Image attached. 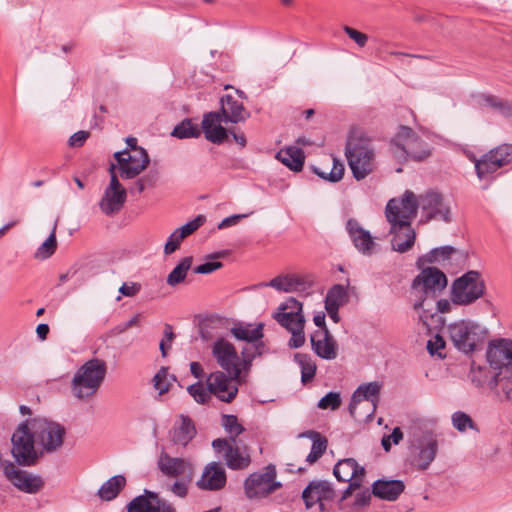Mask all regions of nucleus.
<instances>
[{
  "label": "nucleus",
  "instance_id": "nucleus-8",
  "mask_svg": "<svg viewBox=\"0 0 512 512\" xmlns=\"http://www.w3.org/2000/svg\"><path fill=\"white\" fill-rule=\"evenodd\" d=\"M281 484L276 481L274 466H267L261 472L250 474L244 481L245 495L249 499H258L277 490Z\"/></svg>",
  "mask_w": 512,
  "mask_h": 512
},
{
  "label": "nucleus",
  "instance_id": "nucleus-6",
  "mask_svg": "<svg viewBox=\"0 0 512 512\" xmlns=\"http://www.w3.org/2000/svg\"><path fill=\"white\" fill-rule=\"evenodd\" d=\"M486 285L478 271H468L451 286V301L457 305H470L485 293Z\"/></svg>",
  "mask_w": 512,
  "mask_h": 512
},
{
  "label": "nucleus",
  "instance_id": "nucleus-22",
  "mask_svg": "<svg viewBox=\"0 0 512 512\" xmlns=\"http://www.w3.org/2000/svg\"><path fill=\"white\" fill-rule=\"evenodd\" d=\"M226 481L227 477L223 466L218 462H211L203 469L196 485L202 490L218 491L225 487Z\"/></svg>",
  "mask_w": 512,
  "mask_h": 512
},
{
  "label": "nucleus",
  "instance_id": "nucleus-28",
  "mask_svg": "<svg viewBox=\"0 0 512 512\" xmlns=\"http://www.w3.org/2000/svg\"><path fill=\"white\" fill-rule=\"evenodd\" d=\"M196 429L193 421L185 416L180 415L175 421L171 431V442L176 446L185 447L195 437Z\"/></svg>",
  "mask_w": 512,
  "mask_h": 512
},
{
  "label": "nucleus",
  "instance_id": "nucleus-56",
  "mask_svg": "<svg viewBox=\"0 0 512 512\" xmlns=\"http://www.w3.org/2000/svg\"><path fill=\"white\" fill-rule=\"evenodd\" d=\"M184 239L185 238L183 236L180 237V233L177 230H174L168 237V240L164 246V253L166 255H170L175 252Z\"/></svg>",
  "mask_w": 512,
  "mask_h": 512
},
{
  "label": "nucleus",
  "instance_id": "nucleus-54",
  "mask_svg": "<svg viewBox=\"0 0 512 512\" xmlns=\"http://www.w3.org/2000/svg\"><path fill=\"white\" fill-rule=\"evenodd\" d=\"M204 221L205 217L202 215H198L196 218L187 222L186 224L182 225L176 230L180 233V237L183 236L184 238H186L193 232H195L198 228H200L203 225Z\"/></svg>",
  "mask_w": 512,
  "mask_h": 512
},
{
  "label": "nucleus",
  "instance_id": "nucleus-53",
  "mask_svg": "<svg viewBox=\"0 0 512 512\" xmlns=\"http://www.w3.org/2000/svg\"><path fill=\"white\" fill-rule=\"evenodd\" d=\"M452 424L460 432H465L467 428H473L472 419L464 412H455L452 415Z\"/></svg>",
  "mask_w": 512,
  "mask_h": 512
},
{
  "label": "nucleus",
  "instance_id": "nucleus-31",
  "mask_svg": "<svg viewBox=\"0 0 512 512\" xmlns=\"http://www.w3.org/2000/svg\"><path fill=\"white\" fill-rule=\"evenodd\" d=\"M491 392L501 401H512V370L505 369L494 373L491 380Z\"/></svg>",
  "mask_w": 512,
  "mask_h": 512
},
{
  "label": "nucleus",
  "instance_id": "nucleus-27",
  "mask_svg": "<svg viewBox=\"0 0 512 512\" xmlns=\"http://www.w3.org/2000/svg\"><path fill=\"white\" fill-rule=\"evenodd\" d=\"M365 473V468L359 465L354 458L339 460L333 469L334 476L340 482L363 480Z\"/></svg>",
  "mask_w": 512,
  "mask_h": 512
},
{
  "label": "nucleus",
  "instance_id": "nucleus-10",
  "mask_svg": "<svg viewBox=\"0 0 512 512\" xmlns=\"http://www.w3.org/2000/svg\"><path fill=\"white\" fill-rule=\"evenodd\" d=\"M120 176L132 179L144 171L149 162L148 153L144 148L125 149L114 153Z\"/></svg>",
  "mask_w": 512,
  "mask_h": 512
},
{
  "label": "nucleus",
  "instance_id": "nucleus-48",
  "mask_svg": "<svg viewBox=\"0 0 512 512\" xmlns=\"http://www.w3.org/2000/svg\"><path fill=\"white\" fill-rule=\"evenodd\" d=\"M190 396L199 404L207 403L211 398V392L202 382H196L187 388Z\"/></svg>",
  "mask_w": 512,
  "mask_h": 512
},
{
  "label": "nucleus",
  "instance_id": "nucleus-29",
  "mask_svg": "<svg viewBox=\"0 0 512 512\" xmlns=\"http://www.w3.org/2000/svg\"><path fill=\"white\" fill-rule=\"evenodd\" d=\"M261 287H272L280 292H300L305 291L308 287L307 282L304 278L296 275H280L273 278L269 282L260 284Z\"/></svg>",
  "mask_w": 512,
  "mask_h": 512
},
{
  "label": "nucleus",
  "instance_id": "nucleus-42",
  "mask_svg": "<svg viewBox=\"0 0 512 512\" xmlns=\"http://www.w3.org/2000/svg\"><path fill=\"white\" fill-rule=\"evenodd\" d=\"M295 360L301 368V381L303 383L311 381L316 373L315 362L306 354H296Z\"/></svg>",
  "mask_w": 512,
  "mask_h": 512
},
{
  "label": "nucleus",
  "instance_id": "nucleus-7",
  "mask_svg": "<svg viewBox=\"0 0 512 512\" xmlns=\"http://www.w3.org/2000/svg\"><path fill=\"white\" fill-rule=\"evenodd\" d=\"M454 346L464 352H473L486 338V330L478 323L461 320L448 328Z\"/></svg>",
  "mask_w": 512,
  "mask_h": 512
},
{
  "label": "nucleus",
  "instance_id": "nucleus-11",
  "mask_svg": "<svg viewBox=\"0 0 512 512\" xmlns=\"http://www.w3.org/2000/svg\"><path fill=\"white\" fill-rule=\"evenodd\" d=\"M115 168L114 164L110 165V182L99 202L101 211L108 216L118 213L124 206L127 198L126 189L119 182Z\"/></svg>",
  "mask_w": 512,
  "mask_h": 512
},
{
  "label": "nucleus",
  "instance_id": "nucleus-9",
  "mask_svg": "<svg viewBox=\"0 0 512 512\" xmlns=\"http://www.w3.org/2000/svg\"><path fill=\"white\" fill-rule=\"evenodd\" d=\"M512 162V145L503 144L491 149L480 159L475 160V170L480 180L487 179L503 166Z\"/></svg>",
  "mask_w": 512,
  "mask_h": 512
},
{
  "label": "nucleus",
  "instance_id": "nucleus-30",
  "mask_svg": "<svg viewBox=\"0 0 512 512\" xmlns=\"http://www.w3.org/2000/svg\"><path fill=\"white\" fill-rule=\"evenodd\" d=\"M404 488V483L400 480L379 479L372 485V494L382 500L395 501Z\"/></svg>",
  "mask_w": 512,
  "mask_h": 512
},
{
  "label": "nucleus",
  "instance_id": "nucleus-62",
  "mask_svg": "<svg viewBox=\"0 0 512 512\" xmlns=\"http://www.w3.org/2000/svg\"><path fill=\"white\" fill-rule=\"evenodd\" d=\"M141 290V285L138 283H123L119 288V292L126 297H133Z\"/></svg>",
  "mask_w": 512,
  "mask_h": 512
},
{
  "label": "nucleus",
  "instance_id": "nucleus-23",
  "mask_svg": "<svg viewBox=\"0 0 512 512\" xmlns=\"http://www.w3.org/2000/svg\"><path fill=\"white\" fill-rule=\"evenodd\" d=\"M313 351L322 359L333 360L337 357V343L328 329H318L311 337Z\"/></svg>",
  "mask_w": 512,
  "mask_h": 512
},
{
  "label": "nucleus",
  "instance_id": "nucleus-36",
  "mask_svg": "<svg viewBox=\"0 0 512 512\" xmlns=\"http://www.w3.org/2000/svg\"><path fill=\"white\" fill-rule=\"evenodd\" d=\"M300 436L307 437L312 440L311 450L306 458V461L309 464H314L326 451L328 441L326 437L322 436L320 433L316 431H307L302 433Z\"/></svg>",
  "mask_w": 512,
  "mask_h": 512
},
{
  "label": "nucleus",
  "instance_id": "nucleus-17",
  "mask_svg": "<svg viewBox=\"0 0 512 512\" xmlns=\"http://www.w3.org/2000/svg\"><path fill=\"white\" fill-rule=\"evenodd\" d=\"M157 467L161 473L169 478H187L192 480L194 467L184 458L171 457L167 452L162 451L157 461Z\"/></svg>",
  "mask_w": 512,
  "mask_h": 512
},
{
  "label": "nucleus",
  "instance_id": "nucleus-24",
  "mask_svg": "<svg viewBox=\"0 0 512 512\" xmlns=\"http://www.w3.org/2000/svg\"><path fill=\"white\" fill-rule=\"evenodd\" d=\"M223 116L220 112H209L204 114L201 122V128L205 135V138L214 143H223L228 136L227 130L221 125Z\"/></svg>",
  "mask_w": 512,
  "mask_h": 512
},
{
  "label": "nucleus",
  "instance_id": "nucleus-15",
  "mask_svg": "<svg viewBox=\"0 0 512 512\" xmlns=\"http://www.w3.org/2000/svg\"><path fill=\"white\" fill-rule=\"evenodd\" d=\"M236 379L238 377L227 376L221 371H215L208 375L206 384L211 394L219 400L229 403L235 399L238 393Z\"/></svg>",
  "mask_w": 512,
  "mask_h": 512
},
{
  "label": "nucleus",
  "instance_id": "nucleus-45",
  "mask_svg": "<svg viewBox=\"0 0 512 512\" xmlns=\"http://www.w3.org/2000/svg\"><path fill=\"white\" fill-rule=\"evenodd\" d=\"M175 381L174 376L170 375L168 370L162 367L153 378L154 388L160 395L168 392L172 382Z\"/></svg>",
  "mask_w": 512,
  "mask_h": 512
},
{
  "label": "nucleus",
  "instance_id": "nucleus-39",
  "mask_svg": "<svg viewBox=\"0 0 512 512\" xmlns=\"http://www.w3.org/2000/svg\"><path fill=\"white\" fill-rule=\"evenodd\" d=\"M58 221L55 220L52 224V229L49 237L38 247L34 257L38 260H45L51 257L57 248L56 230Z\"/></svg>",
  "mask_w": 512,
  "mask_h": 512
},
{
  "label": "nucleus",
  "instance_id": "nucleus-25",
  "mask_svg": "<svg viewBox=\"0 0 512 512\" xmlns=\"http://www.w3.org/2000/svg\"><path fill=\"white\" fill-rule=\"evenodd\" d=\"M347 231L356 249L364 255H371L375 251L374 242L369 231L365 230L358 221L349 219L346 224Z\"/></svg>",
  "mask_w": 512,
  "mask_h": 512
},
{
  "label": "nucleus",
  "instance_id": "nucleus-49",
  "mask_svg": "<svg viewBox=\"0 0 512 512\" xmlns=\"http://www.w3.org/2000/svg\"><path fill=\"white\" fill-rule=\"evenodd\" d=\"M128 512H156L155 504L145 496L135 497L127 506Z\"/></svg>",
  "mask_w": 512,
  "mask_h": 512
},
{
  "label": "nucleus",
  "instance_id": "nucleus-18",
  "mask_svg": "<svg viewBox=\"0 0 512 512\" xmlns=\"http://www.w3.org/2000/svg\"><path fill=\"white\" fill-rule=\"evenodd\" d=\"M487 361L494 371L512 369V340L499 339L492 341L486 353Z\"/></svg>",
  "mask_w": 512,
  "mask_h": 512
},
{
  "label": "nucleus",
  "instance_id": "nucleus-1",
  "mask_svg": "<svg viewBox=\"0 0 512 512\" xmlns=\"http://www.w3.org/2000/svg\"><path fill=\"white\" fill-rule=\"evenodd\" d=\"M65 430L56 422L46 418H33L20 424L12 435V455L18 464L30 466L35 463V444L43 451L53 452L63 444Z\"/></svg>",
  "mask_w": 512,
  "mask_h": 512
},
{
  "label": "nucleus",
  "instance_id": "nucleus-41",
  "mask_svg": "<svg viewBox=\"0 0 512 512\" xmlns=\"http://www.w3.org/2000/svg\"><path fill=\"white\" fill-rule=\"evenodd\" d=\"M276 321L288 331L293 330L297 325L304 327L305 319L302 313L297 312H277L274 315Z\"/></svg>",
  "mask_w": 512,
  "mask_h": 512
},
{
  "label": "nucleus",
  "instance_id": "nucleus-37",
  "mask_svg": "<svg viewBox=\"0 0 512 512\" xmlns=\"http://www.w3.org/2000/svg\"><path fill=\"white\" fill-rule=\"evenodd\" d=\"M126 479L122 475H116L102 484L98 490V496L105 501L113 500L124 488Z\"/></svg>",
  "mask_w": 512,
  "mask_h": 512
},
{
  "label": "nucleus",
  "instance_id": "nucleus-26",
  "mask_svg": "<svg viewBox=\"0 0 512 512\" xmlns=\"http://www.w3.org/2000/svg\"><path fill=\"white\" fill-rule=\"evenodd\" d=\"M223 120L226 123H240L246 121L250 117V113L246 110L242 103L235 100L231 95H224L220 99Z\"/></svg>",
  "mask_w": 512,
  "mask_h": 512
},
{
  "label": "nucleus",
  "instance_id": "nucleus-32",
  "mask_svg": "<svg viewBox=\"0 0 512 512\" xmlns=\"http://www.w3.org/2000/svg\"><path fill=\"white\" fill-rule=\"evenodd\" d=\"M223 457L226 466L231 470H244L251 464L249 449L247 447L240 449L236 442L228 447Z\"/></svg>",
  "mask_w": 512,
  "mask_h": 512
},
{
  "label": "nucleus",
  "instance_id": "nucleus-38",
  "mask_svg": "<svg viewBox=\"0 0 512 512\" xmlns=\"http://www.w3.org/2000/svg\"><path fill=\"white\" fill-rule=\"evenodd\" d=\"M192 261V257H184L168 274L166 279L167 284L171 287H175L176 285L182 283L185 280L189 269L191 268Z\"/></svg>",
  "mask_w": 512,
  "mask_h": 512
},
{
  "label": "nucleus",
  "instance_id": "nucleus-14",
  "mask_svg": "<svg viewBox=\"0 0 512 512\" xmlns=\"http://www.w3.org/2000/svg\"><path fill=\"white\" fill-rule=\"evenodd\" d=\"M447 285L446 275L435 267H428L413 280L412 287L415 291L426 296H434L442 291Z\"/></svg>",
  "mask_w": 512,
  "mask_h": 512
},
{
  "label": "nucleus",
  "instance_id": "nucleus-35",
  "mask_svg": "<svg viewBox=\"0 0 512 512\" xmlns=\"http://www.w3.org/2000/svg\"><path fill=\"white\" fill-rule=\"evenodd\" d=\"M276 158L291 170L299 172L303 168L305 155L301 148L289 146L280 150L276 154Z\"/></svg>",
  "mask_w": 512,
  "mask_h": 512
},
{
  "label": "nucleus",
  "instance_id": "nucleus-21",
  "mask_svg": "<svg viewBox=\"0 0 512 512\" xmlns=\"http://www.w3.org/2000/svg\"><path fill=\"white\" fill-rule=\"evenodd\" d=\"M335 491L328 481L311 482L303 491L302 498L307 509L319 504L320 509H324V502L331 501L334 498Z\"/></svg>",
  "mask_w": 512,
  "mask_h": 512
},
{
  "label": "nucleus",
  "instance_id": "nucleus-5",
  "mask_svg": "<svg viewBox=\"0 0 512 512\" xmlns=\"http://www.w3.org/2000/svg\"><path fill=\"white\" fill-rule=\"evenodd\" d=\"M392 143L395 146L394 155L398 158L405 155L406 158L423 161L431 155L430 145L407 126L399 128Z\"/></svg>",
  "mask_w": 512,
  "mask_h": 512
},
{
  "label": "nucleus",
  "instance_id": "nucleus-19",
  "mask_svg": "<svg viewBox=\"0 0 512 512\" xmlns=\"http://www.w3.org/2000/svg\"><path fill=\"white\" fill-rule=\"evenodd\" d=\"M4 474L16 488L25 493L35 494L44 486V481L40 476L21 471L13 463L5 465Z\"/></svg>",
  "mask_w": 512,
  "mask_h": 512
},
{
  "label": "nucleus",
  "instance_id": "nucleus-4",
  "mask_svg": "<svg viewBox=\"0 0 512 512\" xmlns=\"http://www.w3.org/2000/svg\"><path fill=\"white\" fill-rule=\"evenodd\" d=\"M345 156L353 177L357 181L365 179L375 168V151L366 138L352 137L349 139Z\"/></svg>",
  "mask_w": 512,
  "mask_h": 512
},
{
  "label": "nucleus",
  "instance_id": "nucleus-16",
  "mask_svg": "<svg viewBox=\"0 0 512 512\" xmlns=\"http://www.w3.org/2000/svg\"><path fill=\"white\" fill-rule=\"evenodd\" d=\"M381 384L377 381L360 385L353 393L349 404V413L352 417H357V408L363 402L367 403L366 416H370L376 409V403L379 400Z\"/></svg>",
  "mask_w": 512,
  "mask_h": 512
},
{
  "label": "nucleus",
  "instance_id": "nucleus-2",
  "mask_svg": "<svg viewBox=\"0 0 512 512\" xmlns=\"http://www.w3.org/2000/svg\"><path fill=\"white\" fill-rule=\"evenodd\" d=\"M417 214V202L412 191H405L401 198L390 199L385 208V216L390 224L392 249L404 253L412 248L416 233L411 221Z\"/></svg>",
  "mask_w": 512,
  "mask_h": 512
},
{
  "label": "nucleus",
  "instance_id": "nucleus-33",
  "mask_svg": "<svg viewBox=\"0 0 512 512\" xmlns=\"http://www.w3.org/2000/svg\"><path fill=\"white\" fill-rule=\"evenodd\" d=\"M419 449V453L415 457L414 462L419 469L425 470L436 457L438 449L437 441L431 438V436H425L420 441Z\"/></svg>",
  "mask_w": 512,
  "mask_h": 512
},
{
  "label": "nucleus",
  "instance_id": "nucleus-44",
  "mask_svg": "<svg viewBox=\"0 0 512 512\" xmlns=\"http://www.w3.org/2000/svg\"><path fill=\"white\" fill-rule=\"evenodd\" d=\"M494 373L486 367H472L470 378L471 381L476 384L478 387H487L491 390V380L494 379Z\"/></svg>",
  "mask_w": 512,
  "mask_h": 512
},
{
  "label": "nucleus",
  "instance_id": "nucleus-61",
  "mask_svg": "<svg viewBox=\"0 0 512 512\" xmlns=\"http://www.w3.org/2000/svg\"><path fill=\"white\" fill-rule=\"evenodd\" d=\"M445 346V341L440 335H435L431 340L427 343L428 351L433 355L437 353L439 350L443 349Z\"/></svg>",
  "mask_w": 512,
  "mask_h": 512
},
{
  "label": "nucleus",
  "instance_id": "nucleus-58",
  "mask_svg": "<svg viewBox=\"0 0 512 512\" xmlns=\"http://www.w3.org/2000/svg\"><path fill=\"white\" fill-rule=\"evenodd\" d=\"M344 32L353 40L359 47H364L368 41V36L349 26L343 27Z\"/></svg>",
  "mask_w": 512,
  "mask_h": 512
},
{
  "label": "nucleus",
  "instance_id": "nucleus-46",
  "mask_svg": "<svg viewBox=\"0 0 512 512\" xmlns=\"http://www.w3.org/2000/svg\"><path fill=\"white\" fill-rule=\"evenodd\" d=\"M222 426L229 434L233 443H235L236 437H238L244 431V427L239 423L235 415H223Z\"/></svg>",
  "mask_w": 512,
  "mask_h": 512
},
{
  "label": "nucleus",
  "instance_id": "nucleus-20",
  "mask_svg": "<svg viewBox=\"0 0 512 512\" xmlns=\"http://www.w3.org/2000/svg\"><path fill=\"white\" fill-rule=\"evenodd\" d=\"M415 199L417 208L420 206L428 219L449 221L450 209L443 203L442 197L437 192L428 191L419 198L415 196Z\"/></svg>",
  "mask_w": 512,
  "mask_h": 512
},
{
  "label": "nucleus",
  "instance_id": "nucleus-3",
  "mask_svg": "<svg viewBox=\"0 0 512 512\" xmlns=\"http://www.w3.org/2000/svg\"><path fill=\"white\" fill-rule=\"evenodd\" d=\"M107 373L104 360L93 358L78 368L71 380V392L81 401L89 400L99 390Z\"/></svg>",
  "mask_w": 512,
  "mask_h": 512
},
{
  "label": "nucleus",
  "instance_id": "nucleus-13",
  "mask_svg": "<svg viewBox=\"0 0 512 512\" xmlns=\"http://www.w3.org/2000/svg\"><path fill=\"white\" fill-rule=\"evenodd\" d=\"M212 355L228 375L239 377L241 373L240 358L233 344L223 338L216 340L212 346Z\"/></svg>",
  "mask_w": 512,
  "mask_h": 512
},
{
  "label": "nucleus",
  "instance_id": "nucleus-55",
  "mask_svg": "<svg viewBox=\"0 0 512 512\" xmlns=\"http://www.w3.org/2000/svg\"><path fill=\"white\" fill-rule=\"evenodd\" d=\"M190 482L187 478L181 477L180 480H176L173 484L168 485V490L177 497L185 498L188 494V484Z\"/></svg>",
  "mask_w": 512,
  "mask_h": 512
},
{
  "label": "nucleus",
  "instance_id": "nucleus-12",
  "mask_svg": "<svg viewBox=\"0 0 512 512\" xmlns=\"http://www.w3.org/2000/svg\"><path fill=\"white\" fill-rule=\"evenodd\" d=\"M231 333L236 339L247 342V346L242 350L244 361H250L262 353L261 347L255 343L263 337V324H239L231 329Z\"/></svg>",
  "mask_w": 512,
  "mask_h": 512
},
{
  "label": "nucleus",
  "instance_id": "nucleus-57",
  "mask_svg": "<svg viewBox=\"0 0 512 512\" xmlns=\"http://www.w3.org/2000/svg\"><path fill=\"white\" fill-rule=\"evenodd\" d=\"M289 332L291 333L289 346L291 348H299L303 346L305 343L304 327H301V325L298 324L296 328L289 330Z\"/></svg>",
  "mask_w": 512,
  "mask_h": 512
},
{
  "label": "nucleus",
  "instance_id": "nucleus-47",
  "mask_svg": "<svg viewBox=\"0 0 512 512\" xmlns=\"http://www.w3.org/2000/svg\"><path fill=\"white\" fill-rule=\"evenodd\" d=\"M483 106L491 107L498 111L503 116L509 117L512 116V105L501 99H498L494 96H486L483 98Z\"/></svg>",
  "mask_w": 512,
  "mask_h": 512
},
{
  "label": "nucleus",
  "instance_id": "nucleus-50",
  "mask_svg": "<svg viewBox=\"0 0 512 512\" xmlns=\"http://www.w3.org/2000/svg\"><path fill=\"white\" fill-rule=\"evenodd\" d=\"M455 249L451 246L438 247L431 250L427 255V261L430 263H443L450 259Z\"/></svg>",
  "mask_w": 512,
  "mask_h": 512
},
{
  "label": "nucleus",
  "instance_id": "nucleus-51",
  "mask_svg": "<svg viewBox=\"0 0 512 512\" xmlns=\"http://www.w3.org/2000/svg\"><path fill=\"white\" fill-rule=\"evenodd\" d=\"M341 405V396L339 392H329L318 402L320 409L336 410Z\"/></svg>",
  "mask_w": 512,
  "mask_h": 512
},
{
  "label": "nucleus",
  "instance_id": "nucleus-60",
  "mask_svg": "<svg viewBox=\"0 0 512 512\" xmlns=\"http://www.w3.org/2000/svg\"><path fill=\"white\" fill-rule=\"evenodd\" d=\"M297 312L302 313V304L294 298H289L287 301L282 303L279 307L278 312Z\"/></svg>",
  "mask_w": 512,
  "mask_h": 512
},
{
  "label": "nucleus",
  "instance_id": "nucleus-59",
  "mask_svg": "<svg viewBox=\"0 0 512 512\" xmlns=\"http://www.w3.org/2000/svg\"><path fill=\"white\" fill-rule=\"evenodd\" d=\"M223 264L219 261H211L198 265L194 269V273L196 274H210L218 269H220Z\"/></svg>",
  "mask_w": 512,
  "mask_h": 512
},
{
  "label": "nucleus",
  "instance_id": "nucleus-52",
  "mask_svg": "<svg viewBox=\"0 0 512 512\" xmlns=\"http://www.w3.org/2000/svg\"><path fill=\"white\" fill-rule=\"evenodd\" d=\"M371 494L372 492H370L369 488H363L360 486L354 494L352 507L355 509H360L368 506L370 504Z\"/></svg>",
  "mask_w": 512,
  "mask_h": 512
},
{
  "label": "nucleus",
  "instance_id": "nucleus-34",
  "mask_svg": "<svg viewBox=\"0 0 512 512\" xmlns=\"http://www.w3.org/2000/svg\"><path fill=\"white\" fill-rule=\"evenodd\" d=\"M312 170L316 175L324 180L338 182L343 178L345 168L343 163L337 158L329 157L326 160V165L321 167L313 166Z\"/></svg>",
  "mask_w": 512,
  "mask_h": 512
},
{
  "label": "nucleus",
  "instance_id": "nucleus-63",
  "mask_svg": "<svg viewBox=\"0 0 512 512\" xmlns=\"http://www.w3.org/2000/svg\"><path fill=\"white\" fill-rule=\"evenodd\" d=\"M89 133L86 131H78L74 133L69 139V145L72 147H80L88 138Z\"/></svg>",
  "mask_w": 512,
  "mask_h": 512
},
{
  "label": "nucleus",
  "instance_id": "nucleus-40",
  "mask_svg": "<svg viewBox=\"0 0 512 512\" xmlns=\"http://www.w3.org/2000/svg\"><path fill=\"white\" fill-rule=\"evenodd\" d=\"M200 134L201 130L198 125L193 123L190 119H185L176 125L171 133L172 136L179 139L197 138Z\"/></svg>",
  "mask_w": 512,
  "mask_h": 512
},
{
  "label": "nucleus",
  "instance_id": "nucleus-43",
  "mask_svg": "<svg viewBox=\"0 0 512 512\" xmlns=\"http://www.w3.org/2000/svg\"><path fill=\"white\" fill-rule=\"evenodd\" d=\"M348 299L346 287L343 285H334L328 291L325 298V306L340 307L346 303Z\"/></svg>",
  "mask_w": 512,
  "mask_h": 512
},
{
  "label": "nucleus",
  "instance_id": "nucleus-64",
  "mask_svg": "<svg viewBox=\"0 0 512 512\" xmlns=\"http://www.w3.org/2000/svg\"><path fill=\"white\" fill-rule=\"evenodd\" d=\"M155 510L156 512H177L172 503L162 498L155 504Z\"/></svg>",
  "mask_w": 512,
  "mask_h": 512
}]
</instances>
